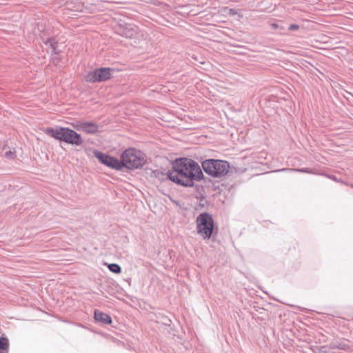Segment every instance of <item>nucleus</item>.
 <instances>
[{
  "label": "nucleus",
  "instance_id": "nucleus-1",
  "mask_svg": "<svg viewBox=\"0 0 353 353\" xmlns=\"http://www.w3.org/2000/svg\"><path fill=\"white\" fill-rule=\"evenodd\" d=\"M168 177L176 184L192 187L194 181H199L203 179V174L196 161L183 158L174 162L172 170L168 172Z\"/></svg>",
  "mask_w": 353,
  "mask_h": 353
},
{
  "label": "nucleus",
  "instance_id": "nucleus-2",
  "mask_svg": "<svg viewBox=\"0 0 353 353\" xmlns=\"http://www.w3.org/2000/svg\"><path fill=\"white\" fill-rule=\"evenodd\" d=\"M46 132L52 137L69 144L79 146L83 143L81 134L67 128H48L46 130Z\"/></svg>",
  "mask_w": 353,
  "mask_h": 353
},
{
  "label": "nucleus",
  "instance_id": "nucleus-3",
  "mask_svg": "<svg viewBox=\"0 0 353 353\" xmlns=\"http://www.w3.org/2000/svg\"><path fill=\"white\" fill-rule=\"evenodd\" d=\"M145 163V155L134 149L125 150L121 156V170L124 167L130 170L139 169L142 168Z\"/></svg>",
  "mask_w": 353,
  "mask_h": 353
},
{
  "label": "nucleus",
  "instance_id": "nucleus-4",
  "mask_svg": "<svg viewBox=\"0 0 353 353\" xmlns=\"http://www.w3.org/2000/svg\"><path fill=\"white\" fill-rule=\"evenodd\" d=\"M202 168L209 176L221 178L229 172L230 165L227 161L209 159L202 162Z\"/></svg>",
  "mask_w": 353,
  "mask_h": 353
},
{
  "label": "nucleus",
  "instance_id": "nucleus-5",
  "mask_svg": "<svg viewBox=\"0 0 353 353\" xmlns=\"http://www.w3.org/2000/svg\"><path fill=\"white\" fill-rule=\"evenodd\" d=\"M197 233L202 236L203 239H209L213 232L214 221L212 216L203 212L200 214L196 220Z\"/></svg>",
  "mask_w": 353,
  "mask_h": 353
},
{
  "label": "nucleus",
  "instance_id": "nucleus-6",
  "mask_svg": "<svg viewBox=\"0 0 353 353\" xmlns=\"http://www.w3.org/2000/svg\"><path fill=\"white\" fill-rule=\"evenodd\" d=\"M94 156L105 165L117 170H121L120 161L118 159L97 150L94 151Z\"/></svg>",
  "mask_w": 353,
  "mask_h": 353
},
{
  "label": "nucleus",
  "instance_id": "nucleus-7",
  "mask_svg": "<svg viewBox=\"0 0 353 353\" xmlns=\"http://www.w3.org/2000/svg\"><path fill=\"white\" fill-rule=\"evenodd\" d=\"M110 77V69L101 68L89 72L85 76V79L87 81L90 82L104 81L109 79Z\"/></svg>",
  "mask_w": 353,
  "mask_h": 353
},
{
  "label": "nucleus",
  "instance_id": "nucleus-8",
  "mask_svg": "<svg viewBox=\"0 0 353 353\" xmlns=\"http://www.w3.org/2000/svg\"><path fill=\"white\" fill-rule=\"evenodd\" d=\"M72 125L77 130L83 131L87 134H95L99 130L98 125L90 121H77Z\"/></svg>",
  "mask_w": 353,
  "mask_h": 353
},
{
  "label": "nucleus",
  "instance_id": "nucleus-9",
  "mask_svg": "<svg viewBox=\"0 0 353 353\" xmlns=\"http://www.w3.org/2000/svg\"><path fill=\"white\" fill-rule=\"evenodd\" d=\"M94 319L98 321L101 322L105 324H111L112 323V319L110 316H109L106 313H103L100 311H95L94 312Z\"/></svg>",
  "mask_w": 353,
  "mask_h": 353
},
{
  "label": "nucleus",
  "instance_id": "nucleus-10",
  "mask_svg": "<svg viewBox=\"0 0 353 353\" xmlns=\"http://www.w3.org/2000/svg\"><path fill=\"white\" fill-rule=\"evenodd\" d=\"M137 28H133L131 26H128L124 28H121L119 34L126 38H132L137 33Z\"/></svg>",
  "mask_w": 353,
  "mask_h": 353
},
{
  "label": "nucleus",
  "instance_id": "nucleus-11",
  "mask_svg": "<svg viewBox=\"0 0 353 353\" xmlns=\"http://www.w3.org/2000/svg\"><path fill=\"white\" fill-rule=\"evenodd\" d=\"M330 349H339L343 350H347L350 349V345L345 341L332 342L327 345Z\"/></svg>",
  "mask_w": 353,
  "mask_h": 353
},
{
  "label": "nucleus",
  "instance_id": "nucleus-12",
  "mask_svg": "<svg viewBox=\"0 0 353 353\" xmlns=\"http://www.w3.org/2000/svg\"><path fill=\"white\" fill-rule=\"evenodd\" d=\"M9 346L8 339L6 336H1L0 338V353H8Z\"/></svg>",
  "mask_w": 353,
  "mask_h": 353
},
{
  "label": "nucleus",
  "instance_id": "nucleus-13",
  "mask_svg": "<svg viewBox=\"0 0 353 353\" xmlns=\"http://www.w3.org/2000/svg\"><path fill=\"white\" fill-rule=\"evenodd\" d=\"M47 46H50L52 49V52L58 54L61 52V50L59 49L58 43L53 39H50L46 42Z\"/></svg>",
  "mask_w": 353,
  "mask_h": 353
},
{
  "label": "nucleus",
  "instance_id": "nucleus-14",
  "mask_svg": "<svg viewBox=\"0 0 353 353\" xmlns=\"http://www.w3.org/2000/svg\"><path fill=\"white\" fill-rule=\"evenodd\" d=\"M108 269L112 272L119 274L121 272V268L117 263H111L108 265Z\"/></svg>",
  "mask_w": 353,
  "mask_h": 353
},
{
  "label": "nucleus",
  "instance_id": "nucleus-15",
  "mask_svg": "<svg viewBox=\"0 0 353 353\" xmlns=\"http://www.w3.org/2000/svg\"><path fill=\"white\" fill-rule=\"evenodd\" d=\"M284 171H295V172H306V173H310V171L308 168H302V169H287V168H283L279 170H276V172H284Z\"/></svg>",
  "mask_w": 353,
  "mask_h": 353
},
{
  "label": "nucleus",
  "instance_id": "nucleus-16",
  "mask_svg": "<svg viewBox=\"0 0 353 353\" xmlns=\"http://www.w3.org/2000/svg\"><path fill=\"white\" fill-rule=\"evenodd\" d=\"M3 156L7 158V159H13L15 158L16 155H15V152L14 151H12L11 150H7V151H5L4 152V154Z\"/></svg>",
  "mask_w": 353,
  "mask_h": 353
},
{
  "label": "nucleus",
  "instance_id": "nucleus-17",
  "mask_svg": "<svg viewBox=\"0 0 353 353\" xmlns=\"http://www.w3.org/2000/svg\"><path fill=\"white\" fill-rule=\"evenodd\" d=\"M299 28V26L298 25H296V24H291L288 29L291 31H294V30H296Z\"/></svg>",
  "mask_w": 353,
  "mask_h": 353
},
{
  "label": "nucleus",
  "instance_id": "nucleus-18",
  "mask_svg": "<svg viewBox=\"0 0 353 353\" xmlns=\"http://www.w3.org/2000/svg\"><path fill=\"white\" fill-rule=\"evenodd\" d=\"M325 348V346L322 347L319 351V353H327L326 350H323Z\"/></svg>",
  "mask_w": 353,
  "mask_h": 353
}]
</instances>
